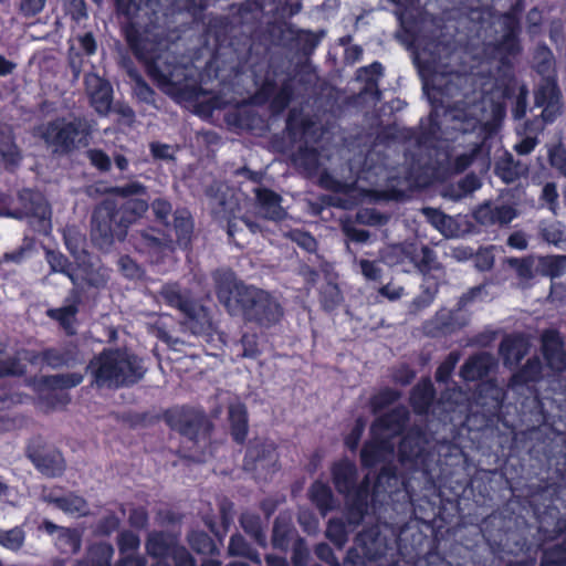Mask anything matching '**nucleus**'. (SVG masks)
<instances>
[{
    "mask_svg": "<svg viewBox=\"0 0 566 566\" xmlns=\"http://www.w3.org/2000/svg\"><path fill=\"white\" fill-rule=\"evenodd\" d=\"M539 270L542 274L552 279L559 277L566 273V256L553 255L541 258Z\"/></svg>",
    "mask_w": 566,
    "mask_h": 566,
    "instance_id": "c9c22d12",
    "label": "nucleus"
},
{
    "mask_svg": "<svg viewBox=\"0 0 566 566\" xmlns=\"http://www.w3.org/2000/svg\"><path fill=\"white\" fill-rule=\"evenodd\" d=\"M108 197H112L119 209L112 214V220L126 227L148 208L146 189L139 182H130L124 187L108 188Z\"/></svg>",
    "mask_w": 566,
    "mask_h": 566,
    "instance_id": "6e6552de",
    "label": "nucleus"
},
{
    "mask_svg": "<svg viewBox=\"0 0 566 566\" xmlns=\"http://www.w3.org/2000/svg\"><path fill=\"white\" fill-rule=\"evenodd\" d=\"M256 198L260 207V213L270 220H282L286 212L281 207V197L268 189H258Z\"/></svg>",
    "mask_w": 566,
    "mask_h": 566,
    "instance_id": "4be33fe9",
    "label": "nucleus"
},
{
    "mask_svg": "<svg viewBox=\"0 0 566 566\" xmlns=\"http://www.w3.org/2000/svg\"><path fill=\"white\" fill-rule=\"evenodd\" d=\"M542 350L547 366L554 371L566 368V354L562 348V339L556 331L547 329L542 335Z\"/></svg>",
    "mask_w": 566,
    "mask_h": 566,
    "instance_id": "f3484780",
    "label": "nucleus"
},
{
    "mask_svg": "<svg viewBox=\"0 0 566 566\" xmlns=\"http://www.w3.org/2000/svg\"><path fill=\"white\" fill-rule=\"evenodd\" d=\"M0 216L18 220L27 218L39 233L48 234L52 229L51 208L46 199L40 191L29 188L20 190L13 206L2 208Z\"/></svg>",
    "mask_w": 566,
    "mask_h": 566,
    "instance_id": "423d86ee",
    "label": "nucleus"
},
{
    "mask_svg": "<svg viewBox=\"0 0 566 566\" xmlns=\"http://www.w3.org/2000/svg\"><path fill=\"white\" fill-rule=\"evenodd\" d=\"M147 371L143 359L127 349L108 352V387L132 386Z\"/></svg>",
    "mask_w": 566,
    "mask_h": 566,
    "instance_id": "1a4fd4ad",
    "label": "nucleus"
},
{
    "mask_svg": "<svg viewBox=\"0 0 566 566\" xmlns=\"http://www.w3.org/2000/svg\"><path fill=\"white\" fill-rule=\"evenodd\" d=\"M516 217L517 211L511 205L484 203L474 211L475 220L483 226H505Z\"/></svg>",
    "mask_w": 566,
    "mask_h": 566,
    "instance_id": "4468645a",
    "label": "nucleus"
},
{
    "mask_svg": "<svg viewBox=\"0 0 566 566\" xmlns=\"http://www.w3.org/2000/svg\"><path fill=\"white\" fill-rule=\"evenodd\" d=\"M118 544L123 553L130 555V553H134L139 547L140 541L136 534L126 532L119 536Z\"/></svg>",
    "mask_w": 566,
    "mask_h": 566,
    "instance_id": "e2e57ef3",
    "label": "nucleus"
},
{
    "mask_svg": "<svg viewBox=\"0 0 566 566\" xmlns=\"http://www.w3.org/2000/svg\"><path fill=\"white\" fill-rule=\"evenodd\" d=\"M424 437L419 431H410L405 436L399 444V455L401 461H411L420 455L423 450Z\"/></svg>",
    "mask_w": 566,
    "mask_h": 566,
    "instance_id": "c85d7f7f",
    "label": "nucleus"
},
{
    "mask_svg": "<svg viewBox=\"0 0 566 566\" xmlns=\"http://www.w3.org/2000/svg\"><path fill=\"white\" fill-rule=\"evenodd\" d=\"M45 501L55 505L57 509L64 511L70 514H78L84 515L87 513V503L86 501L73 493H70L64 496H53L49 495L45 497Z\"/></svg>",
    "mask_w": 566,
    "mask_h": 566,
    "instance_id": "cd10ccee",
    "label": "nucleus"
},
{
    "mask_svg": "<svg viewBox=\"0 0 566 566\" xmlns=\"http://www.w3.org/2000/svg\"><path fill=\"white\" fill-rule=\"evenodd\" d=\"M382 74L380 63H373L369 66L361 67L357 71V80L365 81L368 86H376L377 78Z\"/></svg>",
    "mask_w": 566,
    "mask_h": 566,
    "instance_id": "13d9d810",
    "label": "nucleus"
},
{
    "mask_svg": "<svg viewBox=\"0 0 566 566\" xmlns=\"http://www.w3.org/2000/svg\"><path fill=\"white\" fill-rule=\"evenodd\" d=\"M42 360L52 368H61L73 366L77 358L74 349L49 348L42 353Z\"/></svg>",
    "mask_w": 566,
    "mask_h": 566,
    "instance_id": "2f4dec72",
    "label": "nucleus"
},
{
    "mask_svg": "<svg viewBox=\"0 0 566 566\" xmlns=\"http://www.w3.org/2000/svg\"><path fill=\"white\" fill-rule=\"evenodd\" d=\"M46 1L48 0H20L18 11L25 19L33 18L43 11Z\"/></svg>",
    "mask_w": 566,
    "mask_h": 566,
    "instance_id": "6e6d98bb",
    "label": "nucleus"
},
{
    "mask_svg": "<svg viewBox=\"0 0 566 566\" xmlns=\"http://www.w3.org/2000/svg\"><path fill=\"white\" fill-rule=\"evenodd\" d=\"M535 104L544 107L542 117L544 122H552L559 112V94L554 81L545 78L535 92Z\"/></svg>",
    "mask_w": 566,
    "mask_h": 566,
    "instance_id": "a211bd4d",
    "label": "nucleus"
},
{
    "mask_svg": "<svg viewBox=\"0 0 566 566\" xmlns=\"http://www.w3.org/2000/svg\"><path fill=\"white\" fill-rule=\"evenodd\" d=\"M231 434L237 442H243L248 433V418L244 405L234 402L229 406Z\"/></svg>",
    "mask_w": 566,
    "mask_h": 566,
    "instance_id": "a878e982",
    "label": "nucleus"
},
{
    "mask_svg": "<svg viewBox=\"0 0 566 566\" xmlns=\"http://www.w3.org/2000/svg\"><path fill=\"white\" fill-rule=\"evenodd\" d=\"M541 199L548 205V209L556 214L558 207V192L554 182H547L543 189Z\"/></svg>",
    "mask_w": 566,
    "mask_h": 566,
    "instance_id": "680f3d73",
    "label": "nucleus"
},
{
    "mask_svg": "<svg viewBox=\"0 0 566 566\" xmlns=\"http://www.w3.org/2000/svg\"><path fill=\"white\" fill-rule=\"evenodd\" d=\"M160 296L168 305L178 308L181 313L188 311L189 304L191 303L177 284H166L163 286Z\"/></svg>",
    "mask_w": 566,
    "mask_h": 566,
    "instance_id": "72a5a7b5",
    "label": "nucleus"
},
{
    "mask_svg": "<svg viewBox=\"0 0 566 566\" xmlns=\"http://www.w3.org/2000/svg\"><path fill=\"white\" fill-rule=\"evenodd\" d=\"M528 350L527 340L522 336L505 337L500 346L505 364L516 365Z\"/></svg>",
    "mask_w": 566,
    "mask_h": 566,
    "instance_id": "393cba45",
    "label": "nucleus"
},
{
    "mask_svg": "<svg viewBox=\"0 0 566 566\" xmlns=\"http://www.w3.org/2000/svg\"><path fill=\"white\" fill-rule=\"evenodd\" d=\"M542 238L548 243L559 244L566 242V226L560 221H543L539 226Z\"/></svg>",
    "mask_w": 566,
    "mask_h": 566,
    "instance_id": "f704fd0d",
    "label": "nucleus"
},
{
    "mask_svg": "<svg viewBox=\"0 0 566 566\" xmlns=\"http://www.w3.org/2000/svg\"><path fill=\"white\" fill-rule=\"evenodd\" d=\"M86 369L93 377L92 386L103 388L106 385V349H103Z\"/></svg>",
    "mask_w": 566,
    "mask_h": 566,
    "instance_id": "4c0bfd02",
    "label": "nucleus"
},
{
    "mask_svg": "<svg viewBox=\"0 0 566 566\" xmlns=\"http://www.w3.org/2000/svg\"><path fill=\"white\" fill-rule=\"evenodd\" d=\"M326 535L336 546L343 547L347 542V532L344 522L340 520H331Z\"/></svg>",
    "mask_w": 566,
    "mask_h": 566,
    "instance_id": "de8ad7c7",
    "label": "nucleus"
},
{
    "mask_svg": "<svg viewBox=\"0 0 566 566\" xmlns=\"http://www.w3.org/2000/svg\"><path fill=\"white\" fill-rule=\"evenodd\" d=\"M422 213L427 220L444 235H451L453 233L451 229L452 219L441 211L433 208H423Z\"/></svg>",
    "mask_w": 566,
    "mask_h": 566,
    "instance_id": "ea45409f",
    "label": "nucleus"
},
{
    "mask_svg": "<svg viewBox=\"0 0 566 566\" xmlns=\"http://www.w3.org/2000/svg\"><path fill=\"white\" fill-rule=\"evenodd\" d=\"M91 242L102 253L106 245V201L102 200L91 218Z\"/></svg>",
    "mask_w": 566,
    "mask_h": 566,
    "instance_id": "b1692460",
    "label": "nucleus"
},
{
    "mask_svg": "<svg viewBox=\"0 0 566 566\" xmlns=\"http://www.w3.org/2000/svg\"><path fill=\"white\" fill-rule=\"evenodd\" d=\"M82 381H83V376H82V374H78V373L59 374V375L49 376L46 378L48 385H50L52 387L61 388V389L73 388V387L80 385Z\"/></svg>",
    "mask_w": 566,
    "mask_h": 566,
    "instance_id": "49530a36",
    "label": "nucleus"
},
{
    "mask_svg": "<svg viewBox=\"0 0 566 566\" xmlns=\"http://www.w3.org/2000/svg\"><path fill=\"white\" fill-rule=\"evenodd\" d=\"M332 478L336 490L345 495L350 506L348 522L357 525L367 509L370 484L368 478H365L360 484H357V468L355 463L346 459L334 463Z\"/></svg>",
    "mask_w": 566,
    "mask_h": 566,
    "instance_id": "39448f33",
    "label": "nucleus"
},
{
    "mask_svg": "<svg viewBox=\"0 0 566 566\" xmlns=\"http://www.w3.org/2000/svg\"><path fill=\"white\" fill-rule=\"evenodd\" d=\"M214 274L217 294L228 312L260 328H271L283 317V307L272 293L253 285L233 283L231 273Z\"/></svg>",
    "mask_w": 566,
    "mask_h": 566,
    "instance_id": "f257e3e1",
    "label": "nucleus"
},
{
    "mask_svg": "<svg viewBox=\"0 0 566 566\" xmlns=\"http://www.w3.org/2000/svg\"><path fill=\"white\" fill-rule=\"evenodd\" d=\"M33 248L34 240L32 238L25 237L23 239L22 244L18 249H15L12 252H7L3 254V260L7 262L20 263L25 259L27 255L30 254Z\"/></svg>",
    "mask_w": 566,
    "mask_h": 566,
    "instance_id": "603ef678",
    "label": "nucleus"
},
{
    "mask_svg": "<svg viewBox=\"0 0 566 566\" xmlns=\"http://www.w3.org/2000/svg\"><path fill=\"white\" fill-rule=\"evenodd\" d=\"M433 395V385L429 379L419 382L411 394V403L415 411L418 413L427 412L432 402Z\"/></svg>",
    "mask_w": 566,
    "mask_h": 566,
    "instance_id": "c756f323",
    "label": "nucleus"
},
{
    "mask_svg": "<svg viewBox=\"0 0 566 566\" xmlns=\"http://www.w3.org/2000/svg\"><path fill=\"white\" fill-rule=\"evenodd\" d=\"M81 302L80 291L72 289L64 301V304L57 308H49L46 316L59 322L60 326L69 334H75L74 323L78 313Z\"/></svg>",
    "mask_w": 566,
    "mask_h": 566,
    "instance_id": "ddd939ff",
    "label": "nucleus"
},
{
    "mask_svg": "<svg viewBox=\"0 0 566 566\" xmlns=\"http://www.w3.org/2000/svg\"><path fill=\"white\" fill-rule=\"evenodd\" d=\"M169 423L189 440H202L206 443L209 423L202 412L184 408L169 416Z\"/></svg>",
    "mask_w": 566,
    "mask_h": 566,
    "instance_id": "9b49d317",
    "label": "nucleus"
},
{
    "mask_svg": "<svg viewBox=\"0 0 566 566\" xmlns=\"http://www.w3.org/2000/svg\"><path fill=\"white\" fill-rule=\"evenodd\" d=\"M228 549L231 555L245 556L258 564L261 563L259 555L250 548L243 536L240 534L231 536Z\"/></svg>",
    "mask_w": 566,
    "mask_h": 566,
    "instance_id": "c03bdc74",
    "label": "nucleus"
},
{
    "mask_svg": "<svg viewBox=\"0 0 566 566\" xmlns=\"http://www.w3.org/2000/svg\"><path fill=\"white\" fill-rule=\"evenodd\" d=\"M289 237L306 251H313L316 247L315 239L306 232L293 230Z\"/></svg>",
    "mask_w": 566,
    "mask_h": 566,
    "instance_id": "0e129e2a",
    "label": "nucleus"
},
{
    "mask_svg": "<svg viewBox=\"0 0 566 566\" xmlns=\"http://www.w3.org/2000/svg\"><path fill=\"white\" fill-rule=\"evenodd\" d=\"M234 206L233 201L220 197H214L210 201L213 214L220 218H229L233 213Z\"/></svg>",
    "mask_w": 566,
    "mask_h": 566,
    "instance_id": "bf43d9fd",
    "label": "nucleus"
},
{
    "mask_svg": "<svg viewBox=\"0 0 566 566\" xmlns=\"http://www.w3.org/2000/svg\"><path fill=\"white\" fill-rule=\"evenodd\" d=\"M171 557L176 566H196L195 559L184 547H172Z\"/></svg>",
    "mask_w": 566,
    "mask_h": 566,
    "instance_id": "774afa93",
    "label": "nucleus"
},
{
    "mask_svg": "<svg viewBox=\"0 0 566 566\" xmlns=\"http://www.w3.org/2000/svg\"><path fill=\"white\" fill-rule=\"evenodd\" d=\"M149 74L164 92L175 97H191L197 90L192 66L176 63V56L165 52L153 59Z\"/></svg>",
    "mask_w": 566,
    "mask_h": 566,
    "instance_id": "20e7f679",
    "label": "nucleus"
},
{
    "mask_svg": "<svg viewBox=\"0 0 566 566\" xmlns=\"http://www.w3.org/2000/svg\"><path fill=\"white\" fill-rule=\"evenodd\" d=\"M495 359L489 353H480L470 357L461 367L460 376L468 381H474L486 376L494 367Z\"/></svg>",
    "mask_w": 566,
    "mask_h": 566,
    "instance_id": "aec40b11",
    "label": "nucleus"
},
{
    "mask_svg": "<svg viewBox=\"0 0 566 566\" xmlns=\"http://www.w3.org/2000/svg\"><path fill=\"white\" fill-rule=\"evenodd\" d=\"M242 528L261 546L265 545V535L261 528L260 517L255 514L243 513L240 518Z\"/></svg>",
    "mask_w": 566,
    "mask_h": 566,
    "instance_id": "58836bf2",
    "label": "nucleus"
},
{
    "mask_svg": "<svg viewBox=\"0 0 566 566\" xmlns=\"http://www.w3.org/2000/svg\"><path fill=\"white\" fill-rule=\"evenodd\" d=\"M45 260L50 265L51 273H64L72 269L70 260L60 251L45 249Z\"/></svg>",
    "mask_w": 566,
    "mask_h": 566,
    "instance_id": "a18cd8bd",
    "label": "nucleus"
},
{
    "mask_svg": "<svg viewBox=\"0 0 566 566\" xmlns=\"http://www.w3.org/2000/svg\"><path fill=\"white\" fill-rule=\"evenodd\" d=\"M399 398V394L391 389H385L371 399L373 412H378L387 406L394 403Z\"/></svg>",
    "mask_w": 566,
    "mask_h": 566,
    "instance_id": "5fc2aeb1",
    "label": "nucleus"
},
{
    "mask_svg": "<svg viewBox=\"0 0 566 566\" xmlns=\"http://www.w3.org/2000/svg\"><path fill=\"white\" fill-rule=\"evenodd\" d=\"M63 241L70 254L85 268L86 281L91 286L104 285V268L99 256H94L86 249V237L76 226L63 229Z\"/></svg>",
    "mask_w": 566,
    "mask_h": 566,
    "instance_id": "0eeeda50",
    "label": "nucleus"
},
{
    "mask_svg": "<svg viewBox=\"0 0 566 566\" xmlns=\"http://www.w3.org/2000/svg\"><path fill=\"white\" fill-rule=\"evenodd\" d=\"M543 367L537 358L530 359L522 370L513 375L510 381V387L516 389L521 385L538 381L542 375Z\"/></svg>",
    "mask_w": 566,
    "mask_h": 566,
    "instance_id": "7c9ffc66",
    "label": "nucleus"
},
{
    "mask_svg": "<svg viewBox=\"0 0 566 566\" xmlns=\"http://www.w3.org/2000/svg\"><path fill=\"white\" fill-rule=\"evenodd\" d=\"M277 463L276 448L273 441H255L245 455V468L251 470L268 471Z\"/></svg>",
    "mask_w": 566,
    "mask_h": 566,
    "instance_id": "f8f14e48",
    "label": "nucleus"
},
{
    "mask_svg": "<svg viewBox=\"0 0 566 566\" xmlns=\"http://www.w3.org/2000/svg\"><path fill=\"white\" fill-rule=\"evenodd\" d=\"M62 10L72 21L80 23L88 17L85 0H61Z\"/></svg>",
    "mask_w": 566,
    "mask_h": 566,
    "instance_id": "37998d69",
    "label": "nucleus"
},
{
    "mask_svg": "<svg viewBox=\"0 0 566 566\" xmlns=\"http://www.w3.org/2000/svg\"><path fill=\"white\" fill-rule=\"evenodd\" d=\"M182 314H185V327L195 335L207 333L212 326L209 312L201 305L191 302L188 311H184Z\"/></svg>",
    "mask_w": 566,
    "mask_h": 566,
    "instance_id": "412c9836",
    "label": "nucleus"
},
{
    "mask_svg": "<svg viewBox=\"0 0 566 566\" xmlns=\"http://www.w3.org/2000/svg\"><path fill=\"white\" fill-rule=\"evenodd\" d=\"M481 151V145L474 144L473 147L468 151L457 157L455 159V168L460 171L467 169L476 157V155Z\"/></svg>",
    "mask_w": 566,
    "mask_h": 566,
    "instance_id": "338daca9",
    "label": "nucleus"
},
{
    "mask_svg": "<svg viewBox=\"0 0 566 566\" xmlns=\"http://www.w3.org/2000/svg\"><path fill=\"white\" fill-rule=\"evenodd\" d=\"M27 457L42 474L50 478L61 475L65 469L61 452L40 436L30 440Z\"/></svg>",
    "mask_w": 566,
    "mask_h": 566,
    "instance_id": "9d476101",
    "label": "nucleus"
},
{
    "mask_svg": "<svg viewBox=\"0 0 566 566\" xmlns=\"http://www.w3.org/2000/svg\"><path fill=\"white\" fill-rule=\"evenodd\" d=\"M189 544L193 551L199 554L211 552L213 543L211 538L203 532H193L189 535Z\"/></svg>",
    "mask_w": 566,
    "mask_h": 566,
    "instance_id": "864d4df0",
    "label": "nucleus"
},
{
    "mask_svg": "<svg viewBox=\"0 0 566 566\" xmlns=\"http://www.w3.org/2000/svg\"><path fill=\"white\" fill-rule=\"evenodd\" d=\"M148 554L155 557H164L171 554L170 542L161 533L150 534L146 544Z\"/></svg>",
    "mask_w": 566,
    "mask_h": 566,
    "instance_id": "a19ab883",
    "label": "nucleus"
},
{
    "mask_svg": "<svg viewBox=\"0 0 566 566\" xmlns=\"http://www.w3.org/2000/svg\"><path fill=\"white\" fill-rule=\"evenodd\" d=\"M0 156L9 170L18 167L22 159L21 153L14 143L13 134L7 126H0Z\"/></svg>",
    "mask_w": 566,
    "mask_h": 566,
    "instance_id": "5701e85b",
    "label": "nucleus"
},
{
    "mask_svg": "<svg viewBox=\"0 0 566 566\" xmlns=\"http://www.w3.org/2000/svg\"><path fill=\"white\" fill-rule=\"evenodd\" d=\"M496 174L507 184L515 181L528 171V166L522 161H515L512 155H505L496 164Z\"/></svg>",
    "mask_w": 566,
    "mask_h": 566,
    "instance_id": "bb28decb",
    "label": "nucleus"
},
{
    "mask_svg": "<svg viewBox=\"0 0 566 566\" xmlns=\"http://www.w3.org/2000/svg\"><path fill=\"white\" fill-rule=\"evenodd\" d=\"M295 161L304 165L308 170H313L319 165L318 155L313 148L300 149L295 156Z\"/></svg>",
    "mask_w": 566,
    "mask_h": 566,
    "instance_id": "052dcab7",
    "label": "nucleus"
},
{
    "mask_svg": "<svg viewBox=\"0 0 566 566\" xmlns=\"http://www.w3.org/2000/svg\"><path fill=\"white\" fill-rule=\"evenodd\" d=\"M460 359V354L458 352H452L448 355L446 360L438 367L436 373V379L439 382H446L450 378L455 365Z\"/></svg>",
    "mask_w": 566,
    "mask_h": 566,
    "instance_id": "09e8293b",
    "label": "nucleus"
},
{
    "mask_svg": "<svg viewBox=\"0 0 566 566\" xmlns=\"http://www.w3.org/2000/svg\"><path fill=\"white\" fill-rule=\"evenodd\" d=\"M57 546L62 553H77L81 548V537L78 532L71 528H60V533L57 535Z\"/></svg>",
    "mask_w": 566,
    "mask_h": 566,
    "instance_id": "e433bc0d",
    "label": "nucleus"
},
{
    "mask_svg": "<svg viewBox=\"0 0 566 566\" xmlns=\"http://www.w3.org/2000/svg\"><path fill=\"white\" fill-rule=\"evenodd\" d=\"M312 501L323 515L334 507V497L329 486L322 482H315L311 488Z\"/></svg>",
    "mask_w": 566,
    "mask_h": 566,
    "instance_id": "473e14b6",
    "label": "nucleus"
},
{
    "mask_svg": "<svg viewBox=\"0 0 566 566\" xmlns=\"http://www.w3.org/2000/svg\"><path fill=\"white\" fill-rule=\"evenodd\" d=\"M85 92L92 107L99 114L106 115V80L95 72L85 75Z\"/></svg>",
    "mask_w": 566,
    "mask_h": 566,
    "instance_id": "6ab92c4d",
    "label": "nucleus"
},
{
    "mask_svg": "<svg viewBox=\"0 0 566 566\" xmlns=\"http://www.w3.org/2000/svg\"><path fill=\"white\" fill-rule=\"evenodd\" d=\"M407 418V408L397 407L374 422L370 429L371 439L361 450V461L365 465L371 467L377 462L385 461L394 453L395 442L392 439L402 431Z\"/></svg>",
    "mask_w": 566,
    "mask_h": 566,
    "instance_id": "7ed1b4c3",
    "label": "nucleus"
},
{
    "mask_svg": "<svg viewBox=\"0 0 566 566\" xmlns=\"http://www.w3.org/2000/svg\"><path fill=\"white\" fill-rule=\"evenodd\" d=\"M479 187V180L474 176H468L459 184V191L455 195H452L451 197L454 200H459L462 197L467 196L468 193H471Z\"/></svg>",
    "mask_w": 566,
    "mask_h": 566,
    "instance_id": "69168bd1",
    "label": "nucleus"
},
{
    "mask_svg": "<svg viewBox=\"0 0 566 566\" xmlns=\"http://www.w3.org/2000/svg\"><path fill=\"white\" fill-rule=\"evenodd\" d=\"M354 263L357 264L360 269V273L366 280L369 281H378L381 277L382 270L381 268L375 262L369 261L366 259H357L354 258Z\"/></svg>",
    "mask_w": 566,
    "mask_h": 566,
    "instance_id": "8fccbe9b",
    "label": "nucleus"
},
{
    "mask_svg": "<svg viewBox=\"0 0 566 566\" xmlns=\"http://www.w3.org/2000/svg\"><path fill=\"white\" fill-rule=\"evenodd\" d=\"M380 258L390 266L400 265L405 272H410L417 261V245L409 242L388 245L380 251Z\"/></svg>",
    "mask_w": 566,
    "mask_h": 566,
    "instance_id": "2eb2a0df",
    "label": "nucleus"
},
{
    "mask_svg": "<svg viewBox=\"0 0 566 566\" xmlns=\"http://www.w3.org/2000/svg\"><path fill=\"white\" fill-rule=\"evenodd\" d=\"M35 133L52 154L63 156L87 146L91 125L81 117H56L39 125Z\"/></svg>",
    "mask_w": 566,
    "mask_h": 566,
    "instance_id": "f03ea898",
    "label": "nucleus"
},
{
    "mask_svg": "<svg viewBox=\"0 0 566 566\" xmlns=\"http://www.w3.org/2000/svg\"><path fill=\"white\" fill-rule=\"evenodd\" d=\"M468 315L458 308L457 311L441 310L434 318L424 325L428 334L452 333L468 324Z\"/></svg>",
    "mask_w": 566,
    "mask_h": 566,
    "instance_id": "dca6fc26",
    "label": "nucleus"
},
{
    "mask_svg": "<svg viewBox=\"0 0 566 566\" xmlns=\"http://www.w3.org/2000/svg\"><path fill=\"white\" fill-rule=\"evenodd\" d=\"M434 261L436 254L430 248L426 245L417 247V261L415 265L411 266V271L416 269L419 271L429 270L433 266Z\"/></svg>",
    "mask_w": 566,
    "mask_h": 566,
    "instance_id": "3c124183",
    "label": "nucleus"
},
{
    "mask_svg": "<svg viewBox=\"0 0 566 566\" xmlns=\"http://www.w3.org/2000/svg\"><path fill=\"white\" fill-rule=\"evenodd\" d=\"M24 374V365L17 357L0 359V378L7 376H21Z\"/></svg>",
    "mask_w": 566,
    "mask_h": 566,
    "instance_id": "4d7b16f0",
    "label": "nucleus"
},
{
    "mask_svg": "<svg viewBox=\"0 0 566 566\" xmlns=\"http://www.w3.org/2000/svg\"><path fill=\"white\" fill-rule=\"evenodd\" d=\"M25 538L24 531L15 526L11 530H1L0 528V545L3 547L11 549V551H18L22 547Z\"/></svg>",
    "mask_w": 566,
    "mask_h": 566,
    "instance_id": "79ce46f5",
    "label": "nucleus"
}]
</instances>
